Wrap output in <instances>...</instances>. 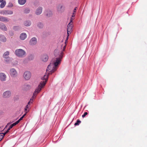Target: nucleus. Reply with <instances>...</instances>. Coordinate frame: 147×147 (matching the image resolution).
Returning <instances> with one entry per match:
<instances>
[{"mask_svg": "<svg viewBox=\"0 0 147 147\" xmlns=\"http://www.w3.org/2000/svg\"><path fill=\"white\" fill-rule=\"evenodd\" d=\"M13 11L8 10H4L2 11L1 13L2 14L6 15L8 14H12L13 13Z\"/></svg>", "mask_w": 147, "mask_h": 147, "instance_id": "8", "label": "nucleus"}, {"mask_svg": "<svg viewBox=\"0 0 147 147\" xmlns=\"http://www.w3.org/2000/svg\"><path fill=\"white\" fill-rule=\"evenodd\" d=\"M24 24L25 26H28L31 25V22L30 21H26L24 22Z\"/></svg>", "mask_w": 147, "mask_h": 147, "instance_id": "20", "label": "nucleus"}, {"mask_svg": "<svg viewBox=\"0 0 147 147\" xmlns=\"http://www.w3.org/2000/svg\"><path fill=\"white\" fill-rule=\"evenodd\" d=\"M3 0H0V2H2L3 1Z\"/></svg>", "mask_w": 147, "mask_h": 147, "instance_id": "39", "label": "nucleus"}, {"mask_svg": "<svg viewBox=\"0 0 147 147\" xmlns=\"http://www.w3.org/2000/svg\"><path fill=\"white\" fill-rule=\"evenodd\" d=\"M27 37V35L25 33H22L20 35V38L21 40H24Z\"/></svg>", "mask_w": 147, "mask_h": 147, "instance_id": "16", "label": "nucleus"}, {"mask_svg": "<svg viewBox=\"0 0 147 147\" xmlns=\"http://www.w3.org/2000/svg\"><path fill=\"white\" fill-rule=\"evenodd\" d=\"M77 8V7H75V8H74V11H73L74 13H76Z\"/></svg>", "mask_w": 147, "mask_h": 147, "instance_id": "35", "label": "nucleus"}, {"mask_svg": "<svg viewBox=\"0 0 147 147\" xmlns=\"http://www.w3.org/2000/svg\"><path fill=\"white\" fill-rule=\"evenodd\" d=\"M13 127V126H12V125H10V126H9V128H10V129H11V128H12V127Z\"/></svg>", "mask_w": 147, "mask_h": 147, "instance_id": "38", "label": "nucleus"}, {"mask_svg": "<svg viewBox=\"0 0 147 147\" xmlns=\"http://www.w3.org/2000/svg\"><path fill=\"white\" fill-rule=\"evenodd\" d=\"M10 129L9 128L7 130V131H6L5 132L4 134L5 135L6 134H7L9 131V130H10Z\"/></svg>", "mask_w": 147, "mask_h": 147, "instance_id": "34", "label": "nucleus"}, {"mask_svg": "<svg viewBox=\"0 0 147 147\" xmlns=\"http://www.w3.org/2000/svg\"><path fill=\"white\" fill-rule=\"evenodd\" d=\"M63 7L62 5H59L57 7V10L58 11L61 12L62 11V8Z\"/></svg>", "mask_w": 147, "mask_h": 147, "instance_id": "19", "label": "nucleus"}, {"mask_svg": "<svg viewBox=\"0 0 147 147\" xmlns=\"http://www.w3.org/2000/svg\"><path fill=\"white\" fill-rule=\"evenodd\" d=\"M30 11V10L29 9H26L24 10V13H29Z\"/></svg>", "mask_w": 147, "mask_h": 147, "instance_id": "29", "label": "nucleus"}, {"mask_svg": "<svg viewBox=\"0 0 147 147\" xmlns=\"http://www.w3.org/2000/svg\"><path fill=\"white\" fill-rule=\"evenodd\" d=\"M68 38V37H67V39Z\"/></svg>", "mask_w": 147, "mask_h": 147, "instance_id": "44", "label": "nucleus"}, {"mask_svg": "<svg viewBox=\"0 0 147 147\" xmlns=\"http://www.w3.org/2000/svg\"><path fill=\"white\" fill-rule=\"evenodd\" d=\"M75 15H73L72 16V18L74 17H75Z\"/></svg>", "mask_w": 147, "mask_h": 147, "instance_id": "42", "label": "nucleus"}, {"mask_svg": "<svg viewBox=\"0 0 147 147\" xmlns=\"http://www.w3.org/2000/svg\"><path fill=\"white\" fill-rule=\"evenodd\" d=\"M0 5V7L1 8H3L5 6L6 4V2L5 1H3V2H1Z\"/></svg>", "mask_w": 147, "mask_h": 147, "instance_id": "23", "label": "nucleus"}, {"mask_svg": "<svg viewBox=\"0 0 147 147\" xmlns=\"http://www.w3.org/2000/svg\"><path fill=\"white\" fill-rule=\"evenodd\" d=\"M68 38V37H67V39Z\"/></svg>", "mask_w": 147, "mask_h": 147, "instance_id": "45", "label": "nucleus"}, {"mask_svg": "<svg viewBox=\"0 0 147 147\" xmlns=\"http://www.w3.org/2000/svg\"><path fill=\"white\" fill-rule=\"evenodd\" d=\"M31 76V73L29 71H27L24 72L23 76L26 80H28L30 79Z\"/></svg>", "mask_w": 147, "mask_h": 147, "instance_id": "4", "label": "nucleus"}, {"mask_svg": "<svg viewBox=\"0 0 147 147\" xmlns=\"http://www.w3.org/2000/svg\"><path fill=\"white\" fill-rule=\"evenodd\" d=\"M45 14L46 16L48 17H50L52 16V12L50 10H48L46 11L45 12Z\"/></svg>", "mask_w": 147, "mask_h": 147, "instance_id": "17", "label": "nucleus"}, {"mask_svg": "<svg viewBox=\"0 0 147 147\" xmlns=\"http://www.w3.org/2000/svg\"><path fill=\"white\" fill-rule=\"evenodd\" d=\"M9 74L11 77H14L17 76L18 73L15 69L12 68L10 70Z\"/></svg>", "mask_w": 147, "mask_h": 147, "instance_id": "5", "label": "nucleus"}, {"mask_svg": "<svg viewBox=\"0 0 147 147\" xmlns=\"http://www.w3.org/2000/svg\"><path fill=\"white\" fill-rule=\"evenodd\" d=\"M0 28L5 31L7 30V28L6 26L2 23L0 24Z\"/></svg>", "mask_w": 147, "mask_h": 147, "instance_id": "14", "label": "nucleus"}, {"mask_svg": "<svg viewBox=\"0 0 147 147\" xmlns=\"http://www.w3.org/2000/svg\"><path fill=\"white\" fill-rule=\"evenodd\" d=\"M38 26L40 28H42L43 27V24L41 23H39L37 24Z\"/></svg>", "mask_w": 147, "mask_h": 147, "instance_id": "27", "label": "nucleus"}, {"mask_svg": "<svg viewBox=\"0 0 147 147\" xmlns=\"http://www.w3.org/2000/svg\"><path fill=\"white\" fill-rule=\"evenodd\" d=\"M0 40L2 42H5L6 41V38L4 36L1 35H0Z\"/></svg>", "mask_w": 147, "mask_h": 147, "instance_id": "18", "label": "nucleus"}, {"mask_svg": "<svg viewBox=\"0 0 147 147\" xmlns=\"http://www.w3.org/2000/svg\"><path fill=\"white\" fill-rule=\"evenodd\" d=\"M9 52L8 51L5 52L3 55V57L5 58H9Z\"/></svg>", "mask_w": 147, "mask_h": 147, "instance_id": "21", "label": "nucleus"}, {"mask_svg": "<svg viewBox=\"0 0 147 147\" xmlns=\"http://www.w3.org/2000/svg\"><path fill=\"white\" fill-rule=\"evenodd\" d=\"M46 83V82H45V81H44L40 83V86L39 85L38 87L35 90V91L33 93V95L34 96L37 93L39 92L41 88L45 85Z\"/></svg>", "mask_w": 147, "mask_h": 147, "instance_id": "3", "label": "nucleus"}, {"mask_svg": "<svg viewBox=\"0 0 147 147\" xmlns=\"http://www.w3.org/2000/svg\"><path fill=\"white\" fill-rule=\"evenodd\" d=\"M8 59H7L5 60V61H6L7 63H9V61H11V60L9 58H8Z\"/></svg>", "mask_w": 147, "mask_h": 147, "instance_id": "33", "label": "nucleus"}, {"mask_svg": "<svg viewBox=\"0 0 147 147\" xmlns=\"http://www.w3.org/2000/svg\"><path fill=\"white\" fill-rule=\"evenodd\" d=\"M87 114H88V113L87 112H85L84 113V114L82 115V117L83 118H84Z\"/></svg>", "mask_w": 147, "mask_h": 147, "instance_id": "32", "label": "nucleus"}, {"mask_svg": "<svg viewBox=\"0 0 147 147\" xmlns=\"http://www.w3.org/2000/svg\"><path fill=\"white\" fill-rule=\"evenodd\" d=\"M0 21L3 22H7L9 21V19L7 18L1 16H0Z\"/></svg>", "mask_w": 147, "mask_h": 147, "instance_id": "13", "label": "nucleus"}, {"mask_svg": "<svg viewBox=\"0 0 147 147\" xmlns=\"http://www.w3.org/2000/svg\"><path fill=\"white\" fill-rule=\"evenodd\" d=\"M11 92L10 91H6L3 92V97L4 98H8L11 96Z\"/></svg>", "mask_w": 147, "mask_h": 147, "instance_id": "6", "label": "nucleus"}, {"mask_svg": "<svg viewBox=\"0 0 147 147\" xmlns=\"http://www.w3.org/2000/svg\"><path fill=\"white\" fill-rule=\"evenodd\" d=\"M49 74H50V73H49L48 74V75Z\"/></svg>", "mask_w": 147, "mask_h": 147, "instance_id": "43", "label": "nucleus"}, {"mask_svg": "<svg viewBox=\"0 0 147 147\" xmlns=\"http://www.w3.org/2000/svg\"><path fill=\"white\" fill-rule=\"evenodd\" d=\"M68 38V37H67V39Z\"/></svg>", "mask_w": 147, "mask_h": 147, "instance_id": "46", "label": "nucleus"}, {"mask_svg": "<svg viewBox=\"0 0 147 147\" xmlns=\"http://www.w3.org/2000/svg\"><path fill=\"white\" fill-rule=\"evenodd\" d=\"M74 18H71V20H70V22H71H71H72V21L73 20Z\"/></svg>", "mask_w": 147, "mask_h": 147, "instance_id": "37", "label": "nucleus"}, {"mask_svg": "<svg viewBox=\"0 0 147 147\" xmlns=\"http://www.w3.org/2000/svg\"><path fill=\"white\" fill-rule=\"evenodd\" d=\"M42 7H39L36 10L35 14L37 15H39L42 13Z\"/></svg>", "mask_w": 147, "mask_h": 147, "instance_id": "9", "label": "nucleus"}, {"mask_svg": "<svg viewBox=\"0 0 147 147\" xmlns=\"http://www.w3.org/2000/svg\"><path fill=\"white\" fill-rule=\"evenodd\" d=\"M61 57L54 58L52 60L50 64L48 65L47 71L52 73L57 69L58 65L60 64L61 61Z\"/></svg>", "mask_w": 147, "mask_h": 147, "instance_id": "1", "label": "nucleus"}, {"mask_svg": "<svg viewBox=\"0 0 147 147\" xmlns=\"http://www.w3.org/2000/svg\"><path fill=\"white\" fill-rule=\"evenodd\" d=\"M19 3L21 5L24 4L26 2V0H18Z\"/></svg>", "mask_w": 147, "mask_h": 147, "instance_id": "22", "label": "nucleus"}, {"mask_svg": "<svg viewBox=\"0 0 147 147\" xmlns=\"http://www.w3.org/2000/svg\"><path fill=\"white\" fill-rule=\"evenodd\" d=\"M81 122V121H80L78 119L77 121V122L75 123L74 125L75 126L78 125H79V124Z\"/></svg>", "mask_w": 147, "mask_h": 147, "instance_id": "28", "label": "nucleus"}, {"mask_svg": "<svg viewBox=\"0 0 147 147\" xmlns=\"http://www.w3.org/2000/svg\"><path fill=\"white\" fill-rule=\"evenodd\" d=\"M18 123H19V122L18 121H17L16 122H15V123H13L11 125H12V126H13H13L16 125Z\"/></svg>", "mask_w": 147, "mask_h": 147, "instance_id": "31", "label": "nucleus"}, {"mask_svg": "<svg viewBox=\"0 0 147 147\" xmlns=\"http://www.w3.org/2000/svg\"><path fill=\"white\" fill-rule=\"evenodd\" d=\"M73 15H75V13H73Z\"/></svg>", "mask_w": 147, "mask_h": 147, "instance_id": "40", "label": "nucleus"}, {"mask_svg": "<svg viewBox=\"0 0 147 147\" xmlns=\"http://www.w3.org/2000/svg\"><path fill=\"white\" fill-rule=\"evenodd\" d=\"M42 60L44 62L47 61L48 59V57L47 55H43L41 57Z\"/></svg>", "mask_w": 147, "mask_h": 147, "instance_id": "15", "label": "nucleus"}, {"mask_svg": "<svg viewBox=\"0 0 147 147\" xmlns=\"http://www.w3.org/2000/svg\"><path fill=\"white\" fill-rule=\"evenodd\" d=\"M54 55L55 57H57L58 56V57H56L55 58H57L60 57H61V59L62 58V57L61 55V53H59V51L58 50H55L54 51Z\"/></svg>", "mask_w": 147, "mask_h": 147, "instance_id": "12", "label": "nucleus"}, {"mask_svg": "<svg viewBox=\"0 0 147 147\" xmlns=\"http://www.w3.org/2000/svg\"><path fill=\"white\" fill-rule=\"evenodd\" d=\"M27 113V111H26L25 113L17 121L19 122V123L20 122V121L22 120L24 117L26 115V113Z\"/></svg>", "mask_w": 147, "mask_h": 147, "instance_id": "25", "label": "nucleus"}, {"mask_svg": "<svg viewBox=\"0 0 147 147\" xmlns=\"http://www.w3.org/2000/svg\"><path fill=\"white\" fill-rule=\"evenodd\" d=\"M48 78V75H44V76L42 78V80H45V82H46L47 81Z\"/></svg>", "mask_w": 147, "mask_h": 147, "instance_id": "24", "label": "nucleus"}, {"mask_svg": "<svg viewBox=\"0 0 147 147\" xmlns=\"http://www.w3.org/2000/svg\"><path fill=\"white\" fill-rule=\"evenodd\" d=\"M5 135L4 133L0 134V142L2 140L4 136Z\"/></svg>", "mask_w": 147, "mask_h": 147, "instance_id": "26", "label": "nucleus"}, {"mask_svg": "<svg viewBox=\"0 0 147 147\" xmlns=\"http://www.w3.org/2000/svg\"><path fill=\"white\" fill-rule=\"evenodd\" d=\"M29 107V105L27 104V105L26 106V108L25 109V111H26H26H27V112H28V111H27V109H28Z\"/></svg>", "mask_w": 147, "mask_h": 147, "instance_id": "30", "label": "nucleus"}, {"mask_svg": "<svg viewBox=\"0 0 147 147\" xmlns=\"http://www.w3.org/2000/svg\"><path fill=\"white\" fill-rule=\"evenodd\" d=\"M15 54L18 57H22L25 55L26 52L24 50L19 49L16 50Z\"/></svg>", "mask_w": 147, "mask_h": 147, "instance_id": "2", "label": "nucleus"}, {"mask_svg": "<svg viewBox=\"0 0 147 147\" xmlns=\"http://www.w3.org/2000/svg\"><path fill=\"white\" fill-rule=\"evenodd\" d=\"M6 76L5 74L1 73H0V80L2 81H4L6 80Z\"/></svg>", "mask_w": 147, "mask_h": 147, "instance_id": "11", "label": "nucleus"}, {"mask_svg": "<svg viewBox=\"0 0 147 147\" xmlns=\"http://www.w3.org/2000/svg\"><path fill=\"white\" fill-rule=\"evenodd\" d=\"M32 103V102H31V100H30V101L28 103V104L29 105H30Z\"/></svg>", "mask_w": 147, "mask_h": 147, "instance_id": "36", "label": "nucleus"}, {"mask_svg": "<svg viewBox=\"0 0 147 147\" xmlns=\"http://www.w3.org/2000/svg\"><path fill=\"white\" fill-rule=\"evenodd\" d=\"M17 27H18L17 26H15V27L14 28V29H15V30H16V28H17Z\"/></svg>", "mask_w": 147, "mask_h": 147, "instance_id": "41", "label": "nucleus"}, {"mask_svg": "<svg viewBox=\"0 0 147 147\" xmlns=\"http://www.w3.org/2000/svg\"><path fill=\"white\" fill-rule=\"evenodd\" d=\"M37 42L36 38L35 37H33L31 39L30 41V44L31 45H35Z\"/></svg>", "mask_w": 147, "mask_h": 147, "instance_id": "10", "label": "nucleus"}, {"mask_svg": "<svg viewBox=\"0 0 147 147\" xmlns=\"http://www.w3.org/2000/svg\"><path fill=\"white\" fill-rule=\"evenodd\" d=\"M72 23L70 22L68 24L67 28V31L68 36H69V34H70L72 32Z\"/></svg>", "mask_w": 147, "mask_h": 147, "instance_id": "7", "label": "nucleus"}]
</instances>
